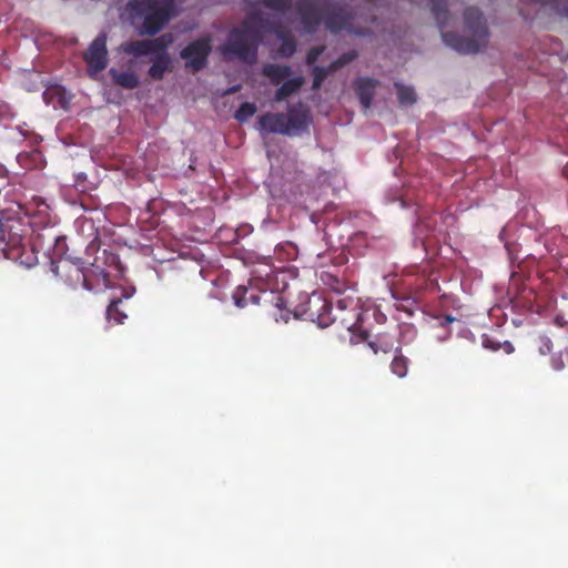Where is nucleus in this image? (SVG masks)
<instances>
[{"label": "nucleus", "mask_w": 568, "mask_h": 568, "mask_svg": "<svg viewBox=\"0 0 568 568\" xmlns=\"http://www.w3.org/2000/svg\"><path fill=\"white\" fill-rule=\"evenodd\" d=\"M435 16L442 26V37L446 44L456 48L460 52H477L480 48L487 47L489 41V31L481 17L480 11L475 7H469L464 13L463 33L458 37L455 32H448L444 29L446 23V11L440 6H434Z\"/></svg>", "instance_id": "1"}, {"label": "nucleus", "mask_w": 568, "mask_h": 568, "mask_svg": "<svg viewBox=\"0 0 568 568\" xmlns=\"http://www.w3.org/2000/svg\"><path fill=\"white\" fill-rule=\"evenodd\" d=\"M264 29H267L266 22L257 16H251L242 28L231 32L227 42L222 47L223 53L225 57H239L247 63H253L256 59L257 42Z\"/></svg>", "instance_id": "2"}, {"label": "nucleus", "mask_w": 568, "mask_h": 568, "mask_svg": "<svg viewBox=\"0 0 568 568\" xmlns=\"http://www.w3.org/2000/svg\"><path fill=\"white\" fill-rule=\"evenodd\" d=\"M311 113L303 106H292L287 114L284 112H266L258 119V129L264 132H282V134H298L307 129Z\"/></svg>", "instance_id": "3"}, {"label": "nucleus", "mask_w": 568, "mask_h": 568, "mask_svg": "<svg viewBox=\"0 0 568 568\" xmlns=\"http://www.w3.org/2000/svg\"><path fill=\"white\" fill-rule=\"evenodd\" d=\"M138 11L143 19L139 28L141 33H156L174 14V0H142Z\"/></svg>", "instance_id": "4"}, {"label": "nucleus", "mask_w": 568, "mask_h": 568, "mask_svg": "<svg viewBox=\"0 0 568 568\" xmlns=\"http://www.w3.org/2000/svg\"><path fill=\"white\" fill-rule=\"evenodd\" d=\"M267 7L276 8V10H284V12H293V10L301 17L306 28H313L314 23H318L322 14L318 6L314 1L308 0H264Z\"/></svg>", "instance_id": "5"}, {"label": "nucleus", "mask_w": 568, "mask_h": 568, "mask_svg": "<svg viewBox=\"0 0 568 568\" xmlns=\"http://www.w3.org/2000/svg\"><path fill=\"white\" fill-rule=\"evenodd\" d=\"M83 58L87 61L90 71L104 70L108 65L106 34L102 32L92 41L84 51Z\"/></svg>", "instance_id": "6"}, {"label": "nucleus", "mask_w": 568, "mask_h": 568, "mask_svg": "<svg viewBox=\"0 0 568 568\" xmlns=\"http://www.w3.org/2000/svg\"><path fill=\"white\" fill-rule=\"evenodd\" d=\"M211 48L210 39H199L189 47L182 49L181 57L185 59L186 65L193 70H200V68L205 65L206 57Z\"/></svg>", "instance_id": "7"}, {"label": "nucleus", "mask_w": 568, "mask_h": 568, "mask_svg": "<svg viewBox=\"0 0 568 568\" xmlns=\"http://www.w3.org/2000/svg\"><path fill=\"white\" fill-rule=\"evenodd\" d=\"M173 37L172 34H161L156 39H146L145 41H130L129 43H123L121 48L126 52H132L133 54H150L152 50H159V48L169 47L172 44Z\"/></svg>", "instance_id": "8"}, {"label": "nucleus", "mask_w": 568, "mask_h": 568, "mask_svg": "<svg viewBox=\"0 0 568 568\" xmlns=\"http://www.w3.org/2000/svg\"><path fill=\"white\" fill-rule=\"evenodd\" d=\"M151 54H154V58L149 73L152 78H162L163 73L170 70L171 65V60L170 55H168L166 47L158 49V51H152Z\"/></svg>", "instance_id": "9"}, {"label": "nucleus", "mask_w": 568, "mask_h": 568, "mask_svg": "<svg viewBox=\"0 0 568 568\" xmlns=\"http://www.w3.org/2000/svg\"><path fill=\"white\" fill-rule=\"evenodd\" d=\"M303 82L304 77H301V74L292 77V71L290 69L288 75L286 79H284L282 85L275 92V99H277V101L285 99V97H288V94H292V92H295V90L301 89Z\"/></svg>", "instance_id": "10"}, {"label": "nucleus", "mask_w": 568, "mask_h": 568, "mask_svg": "<svg viewBox=\"0 0 568 568\" xmlns=\"http://www.w3.org/2000/svg\"><path fill=\"white\" fill-rule=\"evenodd\" d=\"M355 53H343V55L333 62L328 69H314V78H313V88L318 89L321 87L324 78H326L327 73L332 70H337V68H341V65H345V63H348V61H352L354 59Z\"/></svg>", "instance_id": "11"}, {"label": "nucleus", "mask_w": 568, "mask_h": 568, "mask_svg": "<svg viewBox=\"0 0 568 568\" xmlns=\"http://www.w3.org/2000/svg\"><path fill=\"white\" fill-rule=\"evenodd\" d=\"M376 85L377 83L374 79H359L357 82V90L364 108H369L374 99Z\"/></svg>", "instance_id": "12"}, {"label": "nucleus", "mask_w": 568, "mask_h": 568, "mask_svg": "<svg viewBox=\"0 0 568 568\" xmlns=\"http://www.w3.org/2000/svg\"><path fill=\"white\" fill-rule=\"evenodd\" d=\"M262 72L267 75L274 84H278V82L283 84L284 79L287 78L290 73V67H284V64H266Z\"/></svg>", "instance_id": "13"}, {"label": "nucleus", "mask_w": 568, "mask_h": 568, "mask_svg": "<svg viewBox=\"0 0 568 568\" xmlns=\"http://www.w3.org/2000/svg\"><path fill=\"white\" fill-rule=\"evenodd\" d=\"M113 80L121 84V87H125V89H133L136 87L139 80L134 72H119V70H110Z\"/></svg>", "instance_id": "14"}, {"label": "nucleus", "mask_w": 568, "mask_h": 568, "mask_svg": "<svg viewBox=\"0 0 568 568\" xmlns=\"http://www.w3.org/2000/svg\"><path fill=\"white\" fill-rule=\"evenodd\" d=\"M275 32L277 38L281 40V47H280V53L284 54V57H288V54H293L296 45L291 39V37H287L283 30H278V28H275Z\"/></svg>", "instance_id": "15"}, {"label": "nucleus", "mask_w": 568, "mask_h": 568, "mask_svg": "<svg viewBox=\"0 0 568 568\" xmlns=\"http://www.w3.org/2000/svg\"><path fill=\"white\" fill-rule=\"evenodd\" d=\"M398 101L402 105H412L416 101V94L413 88L408 85H396Z\"/></svg>", "instance_id": "16"}, {"label": "nucleus", "mask_w": 568, "mask_h": 568, "mask_svg": "<svg viewBox=\"0 0 568 568\" xmlns=\"http://www.w3.org/2000/svg\"><path fill=\"white\" fill-rule=\"evenodd\" d=\"M256 110L257 109L255 104H251V102H244V104H242L240 109L236 111L235 116L237 118V120H247V118H250V115H253V113H255Z\"/></svg>", "instance_id": "17"}, {"label": "nucleus", "mask_w": 568, "mask_h": 568, "mask_svg": "<svg viewBox=\"0 0 568 568\" xmlns=\"http://www.w3.org/2000/svg\"><path fill=\"white\" fill-rule=\"evenodd\" d=\"M119 303L120 300H115V302H112L106 310V315L109 316V318H114L118 323H122L123 317H118Z\"/></svg>", "instance_id": "18"}, {"label": "nucleus", "mask_w": 568, "mask_h": 568, "mask_svg": "<svg viewBox=\"0 0 568 568\" xmlns=\"http://www.w3.org/2000/svg\"><path fill=\"white\" fill-rule=\"evenodd\" d=\"M392 368L398 375H404V373H405V362H404V359H395L392 363Z\"/></svg>", "instance_id": "19"}, {"label": "nucleus", "mask_w": 568, "mask_h": 568, "mask_svg": "<svg viewBox=\"0 0 568 568\" xmlns=\"http://www.w3.org/2000/svg\"><path fill=\"white\" fill-rule=\"evenodd\" d=\"M322 50L323 49H318V47L316 49H311V51L307 54L308 63H314V61L318 59V54H321Z\"/></svg>", "instance_id": "20"}]
</instances>
